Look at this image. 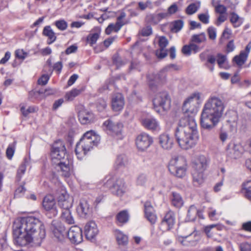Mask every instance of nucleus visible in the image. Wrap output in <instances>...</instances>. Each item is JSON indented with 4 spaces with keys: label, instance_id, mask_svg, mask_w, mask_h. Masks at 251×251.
Masks as SVG:
<instances>
[{
    "label": "nucleus",
    "instance_id": "51",
    "mask_svg": "<svg viewBox=\"0 0 251 251\" xmlns=\"http://www.w3.org/2000/svg\"><path fill=\"white\" fill-rule=\"evenodd\" d=\"M113 63L119 68L126 63L127 60L125 59H123L119 56H115L113 57Z\"/></svg>",
    "mask_w": 251,
    "mask_h": 251
},
{
    "label": "nucleus",
    "instance_id": "29",
    "mask_svg": "<svg viewBox=\"0 0 251 251\" xmlns=\"http://www.w3.org/2000/svg\"><path fill=\"white\" fill-rule=\"evenodd\" d=\"M42 33L44 36L47 37L50 40V41L48 42L49 44L52 43L56 40V37L55 35V33L51 29L50 25L44 27Z\"/></svg>",
    "mask_w": 251,
    "mask_h": 251
},
{
    "label": "nucleus",
    "instance_id": "45",
    "mask_svg": "<svg viewBox=\"0 0 251 251\" xmlns=\"http://www.w3.org/2000/svg\"><path fill=\"white\" fill-rule=\"evenodd\" d=\"M115 123H114L111 120L108 119L106 120L102 124V127L103 129L109 134L111 129L112 128L113 126Z\"/></svg>",
    "mask_w": 251,
    "mask_h": 251
},
{
    "label": "nucleus",
    "instance_id": "49",
    "mask_svg": "<svg viewBox=\"0 0 251 251\" xmlns=\"http://www.w3.org/2000/svg\"><path fill=\"white\" fill-rule=\"evenodd\" d=\"M127 162V159L125 155H120L117 157L116 161V165L120 167L125 166Z\"/></svg>",
    "mask_w": 251,
    "mask_h": 251
},
{
    "label": "nucleus",
    "instance_id": "61",
    "mask_svg": "<svg viewBox=\"0 0 251 251\" xmlns=\"http://www.w3.org/2000/svg\"><path fill=\"white\" fill-rule=\"evenodd\" d=\"M216 226V225H211L204 227V231L208 238H211L213 237V233L211 232V230Z\"/></svg>",
    "mask_w": 251,
    "mask_h": 251
},
{
    "label": "nucleus",
    "instance_id": "37",
    "mask_svg": "<svg viewBox=\"0 0 251 251\" xmlns=\"http://www.w3.org/2000/svg\"><path fill=\"white\" fill-rule=\"evenodd\" d=\"M118 179L114 176H108L105 178L104 185L106 187L112 190L116 184V180Z\"/></svg>",
    "mask_w": 251,
    "mask_h": 251
},
{
    "label": "nucleus",
    "instance_id": "20",
    "mask_svg": "<svg viewBox=\"0 0 251 251\" xmlns=\"http://www.w3.org/2000/svg\"><path fill=\"white\" fill-rule=\"evenodd\" d=\"M167 19V14L161 12L159 13L148 14L146 16V21L151 25H157L162 20Z\"/></svg>",
    "mask_w": 251,
    "mask_h": 251
},
{
    "label": "nucleus",
    "instance_id": "55",
    "mask_svg": "<svg viewBox=\"0 0 251 251\" xmlns=\"http://www.w3.org/2000/svg\"><path fill=\"white\" fill-rule=\"evenodd\" d=\"M207 31L209 39L215 40L217 36L216 28L213 26H210L207 28Z\"/></svg>",
    "mask_w": 251,
    "mask_h": 251
},
{
    "label": "nucleus",
    "instance_id": "19",
    "mask_svg": "<svg viewBox=\"0 0 251 251\" xmlns=\"http://www.w3.org/2000/svg\"><path fill=\"white\" fill-rule=\"evenodd\" d=\"M142 125L147 129L152 131H158L160 130L159 122L153 117H147L142 120Z\"/></svg>",
    "mask_w": 251,
    "mask_h": 251
},
{
    "label": "nucleus",
    "instance_id": "2",
    "mask_svg": "<svg viewBox=\"0 0 251 251\" xmlns=\"http://www.w3.org/2000/svg\"><path fill=\"white\" fill-rule=\"evenodd\" d=\"M175 135L181 149L188 150L194 147L199 139L197 126L194 117L185 116L181 118Z\"/></svg>",
    "mask_w": 251,
    "mask_h": 251
},
{
    "label": "nucleus",
    "instance_id": "24",
    "mask_svg": "<svg viewBox=\"0 0 251 251\" xmlns=\"http://www.w3.org/2000/svg\"><path fill=\"white\" fill-rule=\"evenodd\" d=\"M126 190L124 181L122 179H118L116 180V184L111 191L114 194L121 197L126 192Z\"/></svg>",
    "mask_w": 251,
    "mask_h": 251
},
{
    "label": "nucleus",
    "instance_id": "40",
    "mask_svg": "<svg viewBox=\"0 0 251 251\" xmlns=\"http://www.w3.org/2000/svg\"><path fill=\"white\" fill-rule=\"evenodd\" d=\"M123 126V124L120 122H116L115 123L109 134L112 135H118L121 134Z\"/></svg>",
    "mask_w": 251,
    "mask_h": 251
},
{
    "label": "nucleus",
    "instance_id": "34",
    "mask_svg": "<svg viewBox=\"0 0 251 251\" xmlns=\"http://www.w3.org/2000/svg\"><path fill=\"white\" fill-rule=\"evenodd\" d=\"M198 215L201 216L200 212L194 205H191L188 210L187 217L189 220H195Z\"/></svg>",
    "mask_w": 251,
    "mask_h": 251
},
{
    "label": "nucleus",
    "instance_id": "30",
    "mask_svg": "<svg viewBox=\"0 0 251 251\" xmlns=\"http://www.w3.org/2000/svg\"><path fill=\"white\" fill-rule=\"evenodd\" d=\"M61 218L68 224L71 225L75 223V220L71 214L70 209L62 210Z\"/></svg>",
    "mask_w": 251,
    "mask_h": 251
},
{
    "label": "nucleus",
    "instance_id": "33",
    "mask_svg": "<svg viewBox=\"0 0 251 251\" xmlns=\"http://www.w3.org/2000/svg\"><path fill=\"white\" fill-rule=\"evenodd\" d=\"M248 56L244 52H240L238 55L235 56L233 58V61L238 66L241 67L245 64L247 61Z\"/></svg>",
    "mask_w": 251,
    "mask_h": 251
},
{
    "label": "nucleus",
    "instance_id": "17",
    "mask_svg": "<svg viewBox=\"0 0 251 251\" xmlns=\"http://www.w3.org/2000/svg\"><path fill=\"white\" fill-rule=\"evenodd\" d=\"M125 105L123 96L121 93H116L113 95L111 100L112 109L115 111H119L123 109Z\"/></svg>",
    "mask_w": 251,
    "mask_h": 251
},
{
    "label": "nucleus",
    "instance_id": "38",
    "mask_svg": "<svg viewBox=\"0 0 251 251\" xmlns=\"http://www.w3.org/2000/svg\"><path fill=\"white\" fill-rule=\"evenodd\" d=\"M227 58L226 56L225 55L219 53L217 54V63L218 66L221 68L227 69L228 67L226 64Z\"/></svg>",
    "mask_w": 251,
    "mask_h": 251
},
{
    "label": "nucleus",
    "instance_id": "50",
    "mask_svg": "<svg viewBox=\"0 0 251 251\" xmlns=\"http://www.w3.org/2000/svg\"><path fill=\"white\" fill-rule=\"evenodd\" d=\"M148 181V177L145 174H140L137 177L136 184L137 185L144 186Z\"/></svg>",
    "mask_w": 251,
    "mask_h": 251
},
{
    "label": "nucleus",
    "instance_id": "64",
    "mask_svg": "<svg viewBox=\"0 0 251 251\" xmlns=\"http://www.w3.org/2000/svg\"><path fill=\"white\" fill-rule=\"evenodd\" d=\"M240 251H251V244L247 242L241 243L239 245Z\"/></svg>",
    "mask_w": 251,
    "mask_h": 251
},
{
    "label": "nucleus",
    "instance_id": "25",
    "mask_svg": "<svg viewBox=\"0 0 251 251\" xmlns=\"http://www.w3.org/2000/svg\"><path fill=\"white\" fill-rule=\"evenodd\" d=\"M199 50V47L192 42H191L189 45L184 46L181 50L182 52L186 55H190L192 52L195 53Z\"/></svg>",
    "mask_w": 251,
    "mask_h": 251
},
{
    "label": "nucleus",
    "instance_id": "35",
    "mask_svg": "<svg viewBox=\"0 0 251 251\" xmlns=\"http://www.w3.org/2000/svg\"><path fill=\"white\" fill-rule=\"evenodd\" d=\"M206 40V35L204 33H201L199 34L192 35L190 42L194 43L200 44L205 42Z\"/></svg>",
    "mask_w": 251,
    "mask_h": 251
},
{
    "label": "nucleus",
    "instance_id": "59",
    "mask_svg": "<svg viewBox=\"0 0 251 251\" xmlns=\"http://www.w3.org/2000/svg\"><path fill=\"white\" fill-rule=\"evenodd\" d=\"M216 62V58L214 57V56L212 55H208L207 56V63L206 64V65L207 67H208L210 70L211 71H213L214 70V66L210 67L208 65V63H210L212 65H214Z\"/></svg>",
    "mask_w": 251,
    "mask_h": 251
},
{
    "label": "nucleus",
    "instance_id": "28",
    "mask_svg": "<svg viewBox=\"0 0 251 251\" xmlns=\"http://www.w3.org/2000/svg\"><path fill=\"white\" fill-rule=\"evenodd\" d=\"M229 20L233 26L235 28L240 26L244 22V18L240 17L234 12L230 13Z\"/></svg>",
    "mask_w": 251,
    "mask_h": 251
},
{
    "label": "nucleus",
    "instance_id": "7",
    "mask_svg": "<svg viewBox=\"0 0 251 251\" xmlns=\"http://www.w3.org/2000/svg\"><path fill=\"white\" fill-rule=\"evenodd\" d=\"M154 109L159 113V107H161L163 110L167 111L171 107V100L170 97L166 91H162L156 93L152 100Z\"/></svg>",
    "mask_w": 251,
    "mask_h": 251
},
{
    "label": "nucleus",
    "instance_id": "44",
    "mask_svg": "<svg viewBox=\"0 0 251 251\" xmlns=\"http://www.w3.org/2000/svg\"><path fill=\"white\" fill-rule=\"evenodd\" d=\"M52 225H55V229L53 231V232H54V234H56V230L59 232L58 235H55V236L57 238H60V235L62 234V233L63 232H64L65 231V226H64V225H63L61 223H54V222H53Z\"/></svg>",
    "mask_w": 251,
    "mask_h": 251
},
{
    "label": "nucleus",
    "instance_id": "32",
    "mask_svg": "<svg viewBox=\"0 0 251 251\" xmlns=\"http://www.w3.org/2000/svg\"><path fill=\"white\" fill-rule=\"evenodd\" d=\"M116 219L118 224L120 225H122L128 221L129 219V215L126 211L123 210L120 212L117 215Z\"/></svg>",
    "mask_w": 251,
    "mask_h": 251
},
{
    "label": "nucleus",
    "instance_id": "11",
    "mask_svg": "<svg viewBox=\"0 0 251 251\" xmlns=\"http://www.w3.org/2000/svg\"><path fill=\"white\" fill-rule=\"evenodd\" d=\"M152 137L146 133L138 135L136 139V145L139 150L143 151L148 149L152 143Z\"/></svg>",
    "mask_w": 251,
    "mask_h": 251
},
{
    "label": "nucleus",
    "instance_id": "13",
    "mask_svg": "<svg viewBox=\"0 0 251 251\" xmlns=\"http://www.w3.org/2000/svg\"><path fill=\"white\" fill-rule=\"evenodd\" d=\"M68 236L72 243L76 244L80 243L83 240L82 230L76 226L70 227L68 231Z\"/></svg>",
    "mask_w": 251,
    "mask_h": 251
},
{
    "label": "nucleus",
    "instance_id": "5",
    "mask_svg": "<svg viewBox=\"0 0 251 251\" xmlns=\"http://www.w3.org/2000/svg\"><path fill=\"white\" fill-rule=\"evenodd\" d=\"M100 141V136L94 131L91 130L86 132L76 145L75 152L77 158L82 159L88 152L98 146Z\"/></svg>",
    "mask_w": 251,
    "mask_h": 251
},
{
    "label": "nucleus",
    "instance_id": "10",
    "mask_svg": "<svg viewBox=\"0 0 251 251\" xmlns=\"http://www.w3.org/2000/svg\"><path fill=\"white\" fill-rule=\"evenodd\" d=\"M147 77L149 88L152 91H156L160 85L166 80V75L163 72L149 74Z\"/></svg>",
    "mask_w": 251,
    "mask_h": 251
},
{
    "label": "nucleus",
    "instance_id": "62",
    "mask_svg": "<svg viewBox=\"0 0 251 251\" xmlns=\"http://www.w3.org/2000/svg\"><path fill=\"white\" fill-rule=\"evenodd\" d=\"M141 34L143 36H148L152 33V28L151 26L148 25L142 28L140 32Z\"/></svg>",
    "mask_w": 251,
    "mask_h": 251
},
{
    "label": "nucleus",
    "instance_id": "53",
    "mask_svg": "<svg viewBox=\"0 0 251 251\" xmlns=\"http://www.w3.org/2000/svg\"><path fill=\"white\" fill-rule=\"evenodd\" d=\"M178 9L177 5L174 3L171 5L168 8L167 12H163V13L167 14V18H168L171 15L175 14Z\"/></svg>",
    "mask_w": 251,
    "mask_h": 251
},
{
    "label": "nucleus",
    "instance_id": "58",
    "mask_svg": "<svg viewBox=\"0 0 251 251\" xmlns=\"http://www.w3.org/2000/svg\"><path fill=\"white\" fill-rule=\"evenodd\" d=\"M198 18L199 20L204 24H207L209 23V15L208 12L205 13L199 14Z\"/></svg>",
    "mask_w": 251,
    "mask_h": 251
},
{
    "label": "nucleus",
    "instance_id": "9",
    "mask_svg": "<svg viewBox=\"0 0 251 251\" xmlns=\"http://www.w3.org/2000/svg\"><path fill=\"white\" fill-rule=\"evenodd\" d=\"M42 206L46 211V215L50 218L55 217L58 214V210L54 197L51 195L45 196L42 201Z\"/></svg>",
    "mask_w": 251,
    "mask_h": 251
},
{
    "label": "nucleus",
    "instance_id": "12",
    "mask_svg": "<svg viewBox=\"0 0 251 251\" xmlns=\"http://www.w3.org/2000/svg\"><path fill=\"white\" fill-rule=\"evenodd\" d=\"M73 199L67 192L62 190L58 196V204L62 210L70 209L73 205Z\"/></svg>",
    "mask_w": 251,
    "mask_h": 251
},
{
    "label": "nucleus",
    "instance_id": "41",
    "mask_svg": "<svg viewBox=\"0 0 251 251\" xmlns=\"http://www.w3.org/2000/svg\"><path fill=\"white\" fill-rule=\"evenodd\" d=\"M200 2L190 4L186 8V12L188 15H192L196 13L200 7Z\"/></svg>",
    "mask_w": 251,
    "mask_h": 251
},
{
    "label": "nucleus",
    "instance_id": "57",
    "mask_svg": "<svg viewBox=\"0 0 251 251\" xmlns=\"http://www.w3.org/2000/svg\"><path fill=\"white\" fill-rule=\"evenodd\" d=\"M107 106L106 101L103 99H99L97 104V107L99 111H102L105 109Z\"/></svg>",
    "mask_w": 251,
    "mask_h": 251
},
{
    "label": "nucleus",
    "instance_id": "42",
    "mask_svg": "<svg viewBox=\"0 0 251 251\" xmlns=\"http://www.w3.org/2000/svg\"><path fill=\"white\" fill-rule=\"evenodd\" d=\"M208 215L209 218L212 220H218L219 217L222 215V212H217V211L213 208H209L208 209Z\"/></svg>",
    "mask_w": 251,
    "mask_h": 251
},
{
    "label": "nucleus",
    "instance_id": "6",
    "mask_svg": "<svg viewBox=\"0 0 251 251\" xmlns=\"http://www.w3.org/2000/svg\"><path fill=\"white\" fill-rule=\"evenodd\" d=\"M171 174L179 178L185 176L187 169L186 159L182 156H176L171 159L168 166Z\"/></svg>",
    "mask_w": 251,
    "mask_h": 251
},
{
    "label": "nucleus",
    "instance_id": "39",
    "mask_svg": "<svg viewBox=\"0 0 251 251\" xmlns=\"http://www.w3.org/2000/svg\"><path fill=\"white\" fill-rule=\"evenodd\" d=\"M243 191L245 197L251 200V180L247 181L243 184Z\"/></svg>",
    "mask_w": 251,
    "mask_h": 251
},
{
    "label": "nucleus",
    "instance_id": "27",
    "mask_svg": "<svg viewBox=\"0 0 251 251\" xmlns=\"http://www.w3.org/2000/svg\"><path fill=\"white\" fill-rule=\"evenodd\" d=\"M194 185L198 186L204 181L203 172L197 170H193L192 173Z\"/></svg>",
    "mask_w": 251,
    "mask_h": 251
},
{
    "label": "nucleus",
    "instance_id": "21",
    "mask_svg": "<svg viewBox=\"0 0 251 251\" xmlns=\"http://www.w3.org/2000/svg\"><path fill=\"white\" fill-rule=\"evenodd\" d=\"M199 240V236L196 233H193L188 236L182 237L179 239L182 245L186 246H193L196 245Z\"/></svg>",
    "mask_w": 251,
    "mask_h": 251
},
{
    "label": "nucleus",
    "instance_id": "47",
    "mask_svg": "<svg viewBox=\"0 0 251 251\" xmlns=\"http://www.w3.org/2000/svg\"><path fill=\"white\" fill-rule=\"evenodd\" d=\"M16 146V142L9 144L6 151V156L9 159H11L14 153Z\"/></svg>",
    "mask_w": 251,
    "mask_h": 251
},
{
    "label": "nucleus",
    "instance_id": "36",
    "mask_svg": "<svg viewBox=\"0 0 251 251\" xmlns=\"http://www.w3.org/2000/svg\"><path fill=\"white\" fill-rule=\"evenodd\" d=\"M28 163L27 159H25L24 162L19 167L17 174V178L20 181L23 175L25 173L27 164Z\"/></svg>",
    "mask_w": 251,
    "mask_h": 251
},
{
    "label": "nucleus",
    "instance_id": "43",
    "mask_svg": "<svg viewBox=\"0 0 251 251\" xmlns=\"http://www.w3.org/2000/svg\"><path fill=\"white\" fill-rule=\"evenodd\" d=\"M80 93V91L77 89H73L71 91L67 93L65 98L67 100H72L75 97Z\"/></svg>",
    "mask_w": 251,
    "mask_h": 251
},
{
    "label": "nucleus",
    "instance_id": "22",
    "mask_svg": "<svg viewBox=\"0 0 251 251\" xmlns=\"http://www.w3.org/2000/svg\"><path fill=\"white\" fill-rule=\"evenodd\" d=\"M78 116L80 122L83 125L91 123L94 119L93 114L86 110L79 111Z\"/></svg>",
    "mask_w": 251,
    "mask_h": 251
},
{
    "label": "nucleus",
    "instance_id": "46",
    "mask_svg": "<svg viewBox=\"0 0 251 251\" xmlns=\"http://www.w3.org/2000/svg\"><path fill=\"white\" fill-rule=\"evenodd\" d=\"M99 36L100 35L98 33H90L87 37V41L91 46H92L96 43Z\"/></svg>",
    "mask_w": 251,
    "mask_h": 251
},
{
    "label": "nucleus",
    "instance_id": "8",
    "mask_svg": "<svg viewBox=\"0 0 251 251\" xmlns=\"http://www.w3.org/2000/svg\"><path fill=\"white\" fill-rule=\"evenodd\" d=\"M202 94L198 91L192 93L184 101L182 110L185 113H195L197 111V104Z\"/></svg>",
    "mask_w": 251,
    "mask_h": 251
},
{
    "label": "nucleus",
    "instance_id": "26",
    "mask_svg": "<svg viewBox=\"0 0 251 251\" xmlns=\"http://www.w3.org/2000/svg\"><path fill=\"white\" fill-rule=\"evenodd\" d=\"M172 204L177 208L181 207L183 204V199L180 195L176 192H173L170 197Z\"/></svg>",
    "mask_w": 251,
    "mask_h": 251
},
{
    "label": "nucleus",
    "instance_id": "31",
    "mask_svg": "<svg viewBox=\"0 0 251 251\" xmlns=\"http://www.w3.org/2000/svg\"><path fill=\"white\" fill-rule=\"evenodd\" d=\"M115 234L118 244L121 245H126L128 243V237L119 230H116Z\"/></svg>",
    "mask_w": 251,
    "mask_h": 251
},
{
    "label": "nucleus",
    "instance_id": "56",
    "mask_svg": "<svg viewBox=\"0 0 251 251\" xmlns=\"http://www.w3.org/2000/svg\"><path fill=\"white\" fill-rule=\"evenodd\" d=\"M155 54L158 58H164L167 55V50H165V49L160 48L156 50Z\"/></svg>",
    "mask_w": 251,
    "mask_h": 251
},
{
    "label": "nucleus",
    "instance_id": "1",
    "mask_svg": "<svg viewBox=\"0 0 251 251\" xmlns=\"http://www.w3.org/2000/svg\"><path fill=\"white\" fill-rule=\"evenodd\" d=\"M13 230L14 243L20 246L31 243L40 246L46 236L42 222L32 216L17 219L13 223Z\"/></svg>",
    "mask_w": 251,
    "mask_h": 251
},
{
    "label": "nucleus",
    "instance_id": "18",
    "mask_svg": "<svg viewBox=\"0 0 251 251\" xmlns=\"http://www.w3.org/2000/svg\"><path fill=\"white\" fill-rule=\"evenodd\" d=\"M159 143L162 148L166 150H171L174 145L172 137L167 133L161 134L159 136Z\"/></svg>",
    "mask_w": 251,
    "mask_h": 251
},
{
    "label": "nucleus",
    "instance_id": "16",
    "mask_svg": "<svg viewBox=\"0 0 251 251\" xmlns=\"http://www.w3.org/2000/svg\"><path fill=\"white\" fill-rule=\"evenodd\" d=\"M76 210L78 215L82 218H86L91 212V208L88 201L84 199L80 200Z\"/></svg>",
    "mask_w": 251,
    "mask_h": 251
},
{
    "label": "nucleus",
    "instance_id": "52",
    "mask_svg": "<svg viewBox=\"0 0 251 251\" xmlns=\"http://www.w3.org/2000/svg\"><path fill=\"white\" fill-rule=\"evenodd\" d=\"M21 111L24 116H27L29 113H33L36 111V107L34 106H28L26 108L24 106L21 108Z\"/></svg>",
    "mask_w": 251,
    "mask_h": 251
},
{
    "label": "nucleus",
    "instance_id": "23",
    "mask_svg": "<svg viewBox=\"0 0 251 251\" xmlns=\"http://www.w3.org/2000/svg\"><path fill=\"white\" fill-rule=\"evenodd\" d=\"M206 162V159L204 156H198L194 161L193 170L203 172L207 166Z\"/></svg>",
    "mask_w": 251,
    "mask_h": 251
},
{
    "label": "nucleus",
    "instance_id": "3",
    "mask_svg": "<svg viewBox=\"0 0 251 251\" xmlns=\"http://www.w3.org/2000/svg\"><path fill=\"white\" fill-rule=\"evenodd\" d=\"M225 108L224 102L220 98L211 96L205 103L201 113V126L207 129L214 128L220 122Z\"/></svg>",
    "mask_w": 251,
    "mask_h": 251
},
{
    "label": "nucleus",
    "instance_id": "15",
    "mask_svg": "<svg viewBox=\"0 0 251 251\" xmlns=\"http://www.w3.org/2000/svg\"><path fill=\"white\" fill-rule=\"evenodd\" d=\"M84 232L88 240L94 239L99 233L96 224L93 221L87 223L84 227Z\"/></svg>",
    "mask_w": 251,
    "mask_h": 251
},
{
    "label": "nucleus",
    "instance_id": "60",
    "mask_svg": "<svg viewBox=\"0 0 251 251\" xmlns=\"http://www.w3.org/2000/svg\"><path fill=\"white\" fill-rule=\"evenodd\" d=\"M50 79V75L47 74L43 75L38 80V83L39 85H46Z\"/></svg>",
    "mask_w": 251,
    "mask_h": 251
},
{
    "label": "nucleus",
    "instance_id": "4",
    "mask_svg": "<svg viewBox=\"0 0 251 251\" xmlns=\"http://www.w3.org/2000/svg\"><path fill=\"white\" fill-rule=\"evenodd\" d=\"M50 155L52 162L57 165V169L60 171L63 176L69 177L73 173V168L68 159L63 161L67 155L62 141L59 140L53 144Z\"/></svg>",
    "mask_w": 251,
    "mask_h": 251
},
{
    "label": "nucleus",
    "instance_id": "63",
    "mask_svg": "<svg viewBox=\"0 0 251 251\" xmlns=\"http://www.w3.org/2000/svg\"><path fill=\"white\" fill-rule=\"evenodd\" d=\"M215 11L220 14H226V7L224 5L219 4L217 5H215Z\"/></svg>",
    "mask_w": 251,
    "mask_h": 251
},
{
    "label": "nucleus",
    "instance_id": "48",
    "mask_svg": "<svg viewBox=\"0 0 251 251\" xmlns=\"http://www.w3.org/2000/svg\"><path fill=\"white\" fill-rule=\"evenodd\" d=\"M54 25L59 30L61 31L66 30L68 27L67 23L64 20L56 21L54 23Z\"/></svg>",
    "mask_w": 251,
    "mask_h": 251
},
{
    "label": "nucleus",
    "instance_id": "14",
    "mask_svg": "<svg viewBox=\"0 0 251 251\" xmlns=\"http://www.w3.org/2000/svg\"><path fill=\"white\" fill-rule=\"evenodd\" d=\"M175 220L174 213L172 211L168 212L162 220L160 229L163 231L171 229L174 225Z\"/></svg>",
    "mask_w": 251,
    "mask_h": 251
},
{
    "label": "nucleus",
    "instance_id": "54",
    "mask_svg": "<svg viewBox=\"0 0 251 251\" xmlns=\"http://www.w3.org/2000/svg\"><path fill=\"white\" fill-rule=\"evenodd\" d=\"M145 216L151 224H153L156 222V216L154 213V210L146 214Z\"/></svg>",
    "mask_w": 251,
    "mask_h": 251
}]
</instances>
